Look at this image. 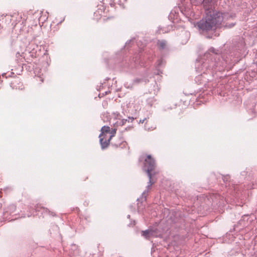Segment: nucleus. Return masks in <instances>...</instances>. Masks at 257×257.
Masks as SVG:
<instances>
[{"label": "nucleus", "mask_w": 257, "mask_h": 257, "mask_svg": "<svg viewBox=\"0 0 257 257\" xmlns=\"http://www.w3.org/2000/svg\"><path fill=\"white\" fill-rule=\"evenodd\" d=\"M215 3L214 0H203L206 16L197 24L200 30L209 31L214 29L223 20L222 14L214 10Z\"/></svg>", "instance_id": "nucleus-1"}, {"label": "nucleus", "mask_w": 257, "mask_h": 257, "mask_svg": "<svg viewBox=\"0 0 257 257\" xmlns=\"http://www.w3.org/2000/svg\"><path fill=\"white\" fill-rule=\"evenodd\" d=\"M143 160L145 161V166L147 168V173L148 176L150 178L149 183L150 184L149 186H152L154 183L152 182L151 179V172L153 171L156 167L155 160L151 157V155L145 156L144 155H142L140 158V161H142Z\"/></svg>", "instance_id": "nucleus-2"}, {"label": "nucleus", "mask_w": 257, "mask_h": 257, "mask_svg": "<svg viewBox=\"0 0 257 257\" xmlns=\"http://www.w3.org/2000/svg\"><path fill=\"white\" fill-rule=\"evenodd\" d=\"M110 131V127L108 126H103L101 129V134L99 138L100 139V143L102 149H105L109 146V140L105 139V136L109 133Z\"/></svg>", "instance_id": "nucleus-3"}, {"label": "nucleus", "mask_w": 257, "mask_h": 257, "mask_svg": "<svg viewBox=\"0 0 257 257\" xmlns=\"http://www.w3.org/2000/svg\"><path fill=\"white\" fill-rule=\"evenodd\" d=\"M101 4L98 5L97 7V10L94 13V16L96 17H97L98 16L100 17H102L103 16H104V15L105 14V7L104 5V3L101 2Z\"/></svg>", "instance_id": "nucleus-4"}, {"label": "nucleus", "mask_w": 257, "mask_h": 257, "mask_svg": "<svg viewBox=\"0 0 257 257\" xmlns=\"http://www.w3.org/2000/svg\"><path fill=\"white\" fill-rule=\"evenodd\" d=\"M21 16L19 15L18 13H15L12 16V19L11 20L13 24L16 25L18 23L20 22V19H21Z\"/></svg>", "instance_id": "nucleus-5"}, {"label": "nucleus", "mask_w": 257, "mask_h": 257, "mask_svg": "<svg viewBox=\"0 0 257 257\" xmlns=\"http://www.w3.org/2000/svg\"><path fill=\"white\" fill-rule=\"evenodd\" d=\"M154 232L152 230L142 231V235L147 239H149L153 235Z\"/></svg>", "instance_id": "nucleus-6"}, {"label": "nucleus", "mask_w": 257, "mask_h": 257, "mask_svg": "<svg viewBox=\"0 0 257 257\" xmlns=\"http://www.w3.org/2000/svg\"><path fill=\"white\" fill-rule=\"evenodd\" d=\"M18 86H16L14 85V83H13L12 87L13 89H19V90H23L24 89V86L23 83L21 81H19L18 83H17Z\"/></svg>", "instance_id": "nucleus-7"}, {"label": "nucleus", "mask_w": 257, "mask_h": 257, "mask_svg": "<svg viewBox=\"0 0 257 257\" xmlns=\"http://www.w3.org/2000/svg\"><path fill=\"white\" fill-rule=\"evenodd\" d=\"M167 43L165 41H158L157 43L158 47L160 49H164L166 46Z\"/></svg>", "instance_id": "nucleus-8"}, {"label": "nucleus", "mask_w": 257, "mask_h": 257, "mask_svg": "<svg viewBox=\"0 0 257 257\" xmlns=\"http://www.w3.org/2000/svg\"><path fill=\"white\" fill-rule=\"evenodd\" d=\"M116 132V129L113 128L111 131H110L109 133L110 134V135L109 136V138H108V140H109V144L110 143V141L111 139L113 137Z\"/></svg>", "instance_id": "nucleus-9"}, {"label": "nucleus", "mask_w": 257, "mask_h": 257, "mask_svg": "<svg viewBox=\"0 0 257 257\" xmlns=\"http://www.w3.org/2000/svg\"><path fill=\"white\" fill-rule=\"evenodd\" d=\"M69 2H70V3L72 4H76V2L77 0H68Z\"/></svg>", "instance_id": "nucleus-10"}, {"label": "nucleus", "mask_w": 257, "mask_h": 257, "mask_svg": "<svg viewBox=\"0 0 257 257\" xmlns=\"http://www.w3.org/2000/svg\"><path fill=\"white\" fill-rule=\"evenodd\" d=\"M111 20V18H105L104 17L102 18V20L105 22L106 20Z\"/></svg>", "instance_id": "nucleus-11"}, {"label": "nucleus", "mask_w": 257, "mask_h": 257, "mask_svg": "<svg viewBox=\"0 0 257 257\" xmlns=\"http://www.w3.org/2000/svg\"><path fill=\"white\" fill-rule=\"evenodd\" d=\"M104 137H105V138H104V141H105V139H108V138H109V137L107 136V134H106V135Z\"/></svg>", "instance_id": "nucleus-12"}, {"label": "nucleus", "mask_w": 257, "mask_h": 257, "mask_svg": "<svg viewBox=\"0 0 257 257\" xmlns=\"http://www.w3.org/2000/svg\"><path fill=\"white\" fill-rule=\"evenodd\" d=\"M36 210H37V211H39V208H38V207H37L36 208Z\"/></svg>", "instance_id": "nucleus-13"}, {"label": "nucleus", "mask_w": 257, "mask_h": 257, "mask_svg": "<svg viewBox=\"0 0 257 257\" xmlns=\"http://www.w3.org/2000/svg\"><path fill=\"white\" fill-rule=\"evenodd\" d=\"M64 20V19L63 18L62 20L61 21L60 23H61L62 21H63Z\"/></svg>", "instance_id": "nucleus-14"}]
</instances>
